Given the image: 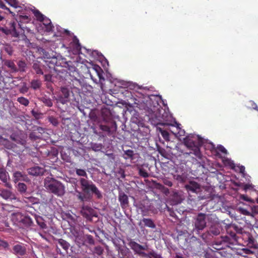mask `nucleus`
I'll return each instance as SVG.
<instances>
[{"label":"nucleus","mask_w":258,"mask_h":258,"mask_svg":"<svg viewBox=\"0 0 258 258\" xmlns=\"http://www.w3.org/2000/svg\"><path fill=\"white\" fill-rule=\"evenodd\" d=\"M35 219L37 223L41 228L46 229L47 228L46 224L45 223L44 220L41 217L35 215Z\"/></svg>","instance_id":"nucleus-32"},{"label":"nucleus","mask_w":258,"mask_h":258,"mask_svg":"<svg viewBox=\"0 0 258 258\" xmlns=\"http://www.w3.org/2000/svg\"><path fill=\"white\" fill-rule=\"evenodd\" d=\"M58 243L65 250H67L70 246V244L67 241L62 239L58 240Z\"/></svg>","instance_id":"nucleus-40"},{"label":"nucleus","mask_w":258,"mask_h":258,"mask_svg":"<svg viewBox=\"0 0 258 258\" xmlns=\"http://www.w3.org/2000/svg\"><path fill=\"white\" fill-rule=\"evenodd\" d=\"M243 236L245 242L246 243V245L248 247L254 249L257 248L254 238L249 232L245 233Z\"/></svg>","instance_id":"nucleus-14"},{"label":"nucleus","mask_w":258,"mask_h":258,"mask_svg":"<svg viewBox=\"0 0 258 258\" xmlns=\"http://www.w3.org/2000/svg\"><path fill=\"white\" fill-rule=\"evenodd\" d=\"M125 154L129 157H132L133 156V151L131 150H128L125 152Z\"/></svg>","instance_id":"nucleus-57"},{"label":"nucleus","mask_w":258,"mask_h":258,"mask_svg":"<svg viewBox=\"0 0 258 258\" xmlns=\"http://www.w3.org/2000/svg\"><path fill=\"white\" fill-rule=\"evenodd\" d=\"M174 258H185L183 256V255L180 253H176Z\"/></svg>","instance_id":"nucleus-64"},{"label":"nucleus","mask_w":258,"mask_h":258,"mask_svg":"<svg viewBox=\"0 0 258 258\" xmlns=\"http://www.w3.org/2000/svg\"><path fill=\"white\" fill-rule=\"evenodd\" d=\"M44 67V65L38 60H35L32 63V68L37 75H43Z\"/></svg>","instance_id":"nucleus-17"},{"label":"nucleus","mask_w":258,"mask_h":258,"mask_svg":"<svg viewBox=\"0 0 258 258\" xmlns=\"http://www.w3.org/2000/svg\"><path fill=\"white\" fill-rule=\"evenodd\" d=\"M91 147L93 151H99L101 150L102 146L100 144L92 143L91 145Z\"/></svg>","instance_id":"nucleus-41"},{"label":"nucleus","mask_w":258,"mask_h":258,"mask_svg":"<svg viewBox=\"0 0 258 258\" xmlns=\"http://www.w3.org/2000/svg\"><path fill=\"white\" fill-rule=\"evenodd\" d=\"M118 200L122 208H124L128 205V199L126 195L124 192H119Z\"/></svg>","instance_id":"nucleus-22"},{"label":"nucleus","mask_w":258,"mask_h":258,"mask_svg":"<svg viewBox=\"0 0 258 258\" xmlns=\"http://www.w3.org/2000/svg\"><path fill=\"white\" fill-rule=\"evenodd\" d=\"M228 166L235 171L241 173L243 177L245 176V167L244 166L236 165L233 161L227 158V166Z\"/></svg>","instance_id":"nucleus-13"},{"label":"nucleus","mask_w":258,"mask_h":258,"mask_svg":"<svg viewBox=\"0 0 258 258\" xmlns=\"http://www.w3.org/2000/svg\"><path fill=\"white\" fill-rule=\"evenodd\" d=\"M39 100L48 107H51L53 105L51 99L46 95L39 98Z\"/></svg>","instance_id":"nucleus-30"},{"label":"nucleus","mask_w":258,"mask_h":258,"mask_svg":"<svg viewBox=\"0 0 258 258\" xmlns=\"http://www.w3.org/2000/svg\"><path fill=\"white\" fill-rule=\"evenodd\" d=\"M10 179L9 174L6 169L4 167H0V179L6 187L11 189L12 188V185L9 182Z\"/></svg>","instance_id":"nucleus-9"},{"label":"nucleus","mask_w":258,"mask_h":258,"mask_svg":"<svg viewBox=\"0 0 258 258\" xmlns=\"http://www.w3.org/2000/svg\"><path fill=\"white\" fill-rule=\"evenodd\" d=\"M93 69L97 73H98V72L99 73L100 72H102L101 68L99 66H95Z\"/></svg>","instance_id":"nucleus-60"},{"label":"nucleus","mask_w":258,"mask_h":258,"mask_svg":"<svg viewBox=\"0 0 258 258\" xmlns=\"http://www.w3.org/2000/svg\"><path fill=\"white\" fill-rule=\"evenodd\" d=\"M64 58H62L61 56L57 55L55 56L53 55L48 60H46L45 61L49 64H52L54 66H60L61 65V61H64Z\"/></svg>","instance_id":"nucleus-18"},{"label":"nucleus","mask_w":258,"mask_h":258,"mask_svg":"<svg viewBox=\"0 0 258 258\" xmlns=\"http://www.w3.org/2000/svg\"><path fill=\"white\" fill-rule=\"evenodd\" d=\"M7 3L9 4L11 6L17 8L18 7V2L16 0H6Z\"/></svg>","instance_id":"nucleus-51"},{"label":"nucleus","mask_w":258,"mask_h":258,"mask_svg":"<svg viewBox=\"0 0 258 258\" xmlns=\"http://www.w3.org/2000/svg\"><path fill=\"white\" fill-rule=\"evenodd\" d=\"M29 20V18L27 16H20V21H27Z\"/></svg>","instance_id":"nucleus-62"},{"label":"nucleus","mask_w":258,"mask_h":258,"mask_svg":"<svg viewBox=\"0 0 258 258\" xmlns=\"http://www.w3.org/2000/svg\"><path fill=\"white\" fill-rule=\"evenodd\" d=\"M10 25L11 26L10 29H8L7 28H2L0 27V32H2L3 33L7 35H11L14 37H18L19 34L16 30V24L15 22H13L11 23Z\"/></svg>","instance_id":"nucleus-12"},{"label":"nucleus","mask_w":258,"mask_h":258,"mask_svg":"<svg viewBox=\"0 0 258 258\" xmlns=\"http://www.w3.org/2000/svg\"><path fill=\"white\" fill-rule=\"evenodd\" d=\"M5 64L11 70V71L12 73H16L19 71V70L15 65L14 62L12 60H6V61L5 62Z\"/></svg>","instance_id":"nucleus-28"},{"label":"nucleus","mask_w":258,"mask_h":258,"mask_svg":"<svg viewBox=\"0 0 258 258\" xmlns=\"http://www.w3.org/2000/svg\"><path fill=\"white\" fill-rule=\"evenodd\" d=\"M210 231L215 235H217L220 233L219 230H213L212 229H210Z\"/></svg>","instance_id":"nucleus-63"},{"label":"nucleus","mask_w":258,"mask_h":258,"mask_svg":"<svg viewBox=\"0 0 258 258\" xmlns=\"http://www.w3.org/2000/svg\"><path fill=\"white\" fill-rule=\"evenodd\" d=\"M1 143L7 149H12L14 151L16 152L17 146L11 143L7 139L2 138L1 141Z\"/></svg>","instance_id":"nucleus-25"},{"label":"nucleus","mask_w":258,"mask_h":258,"mask_svg":"<svg viewBox=\"0 0 258 258\" xmlns=\"http://www.w3.org/2000/svg\"><path fill=\"white\" fill-rule=\"evenodd\" d=\"M39 51L43 55V58L47 59V60H48L53 55L52 52L50 53L42 48L39 49Z\"/></svg>","instance_id":"nucleus-33"},{"label":"nucleus","mask_w":258,"mask_h":258,"mask_svg":"<svg viewBox=\"0 0 258 258\" xmlns=\"http://www.w3.org/2000/svg\"><path fill=\"white\" fill-rule=\"evenodd\" d=\"M83 243H78V245L80 247L82 245H86L87 244H93L94 243V240L92 236L90 235H83Z\"/></svg>","instance_id":"nucleus-26"},{"label":"nucleus","mask_w":258,"mask_h":258,"mask_svg":"<svg viewBox=\"0 0 258 258\" xmlns=\"http://www.w3.org/2000/svg\"><path fill=\"white\" fill-rule=\"evenodd\" d=\"M13 179L15 183H17L19 181H24L26 182L29 181L27 176L20 171L14 172L13 175Z\"/></svg>","instance_id":"nucleus-20"},{"label":"nucleus","mask_w":258,"mask_h":258,"mask_svg":"<svg viewBox=\"0 0 258 258\" xmlns=\"http://www.w3.org/2000/svg\"><path fill=\"white\" fill-rule=\"evenodd\" d=\"M141 223H143L145 226L151 228H155L156 227V225L154 223L153 221L150 218H144L141 222L140 223V225Z\"/></svg>","instance_id":"nucleus-27"},{"label":"nucleus","mask_w":258,"mask_h":258,"mask_svg":"<svg viewBox=\"0 0 258 258\" xmlns=\"http://www.w3.org/2000/svg\"><path fill=\"white\" fill-rule=\"evenodd\" d=\"M163 183L165 185H166L169 187H171L172 186V182L170 180H169L167 179H164L163 180Z\"/></svg>","instance_id":"nucleus-56"},{"label":"nucleus","mask_w":258,"mask_h":258,"mask_svg":"<svg viewBox=\"0 0 258 258\" xmlns=\"http://www.w3.org/2000/svg\"><path fill=\"white\" fill-rule=\"evenodd\" d=\"M52 83V82H46L45 83L46 87H47V88L49 89V90H50L51 91L53 90V87H52V85H51Z\"/></svg>","instance_id":"nucleus-59"},{"label":"nucleus","mask_w":258,"mask_h":258,"mask_svg":"<svg viewBox=\"0 0 258 258\" xmlns=\"http://www.w3.org/2000/svg\"><path fill=\"white\" fill-rule=\"evenodd\" d=\"M176 124L177 130H179V131L178 132V133L177 134H178L179 136H184L185 132L184 130L180 128V127L179 126L180 125V124L179 123H176Z\"/></svg>","instance_id":"nucleus-50"},{"label":"nucleus","mask_w":258,"mask_h":258,"mask_svg":"<svg viewBox=\"0 0 258 258\" xmlns=\"http://www.w3.org/2000/svg\"><path fill=\"white\" fill-rule=\"evenodd\" d=\"M17 101L22 105L25 106H28L29 104V101L28 99L24 97H20L17 98Z\"/></svg>","instance_id":"nucleus-39"},{"label":"nucleus","mask_w":258,"mask_h":258,"mask_svg":"<svg viewBox=\"0 0 258 258\" xmlns=\"http://www.w3.org/2000/svg\"><path fill=\"white\" fill-rule=\"evenodd\" d=\"M76 174L81 177L79 180L82 191L75 190V195L82 202H90L92 199L94 194L98 199H102L103 196L101 192L91 180L87 179L88 175L85 170L81 168H75Z\"/></svg>","instance_id":"nucleus-1"},{"label":"nucleus","mask_w":258,"mask_h":258,"mask_svg":"<svg viewBox=\"0 0 258 258\" xmlns=\"http://www.w3.org/2000/svg\"><path fill=\"white\" fill-rule=\"evenodd\" d=\"M32 220L28 216H24L22 224L26 226H31L32 224Z\"/></svg>","instance_id":"nucleus-36"},{"label":"nucleus","mask_w":258,"mask_h":258,"mask_svg":"<svg viewBox=\"0 0 258 258\" xmlns=\"http://www.w3.org/2000/svg\"><path fill=\"white\" fill-rule=\"evenodd\" d=\"M234 184L236 187H241L243 188V189L245 191H246L247 189H250L252 187V185L250 184H243V183L240 182H233Z\"/></svg>","instance_id":"nucleus-34"},{"label":"nucleus","mask_w":258,"mask_h":258,"mask_svg":"<svg viewBox=\"0 0 258 258\" xmlns=\"http://www.w3.org/2000/svg\"><path fill=\"white\" fill-rule=\"evenodd\" d=\"M243 250L246 254H253V252L249 249L244 248Z\"/></svg>","instance_id":"nucleus-61"},{"label":"nucleus","mask_w":258,"mask_h":258,"mask_svg":"<svg viewBox=\"0 0 258 258\" xmlns=\"http://www.w3.org/2000/svg\"><path fill=\"white\" fill-rule=\"evenodd\" d=\"M102 117L105 122L108 121L111 119V113L109 110L107 109H102L101 111Z\"/></svg>","instance_id":"nucleus-31"},{"label":"nucleus","mask_w":258,"mask_h":258,"mask_svg":"<svg viewBox=\"0 0 258 258\" xmlns=\"http://www.w3.org/2000/svg\"><path fill=\"white\" fill-rule=\"evenodd\" d=\"M24 216L20 213H13L12 215L11 220L16 225L22 223Z\"/></svg>","instance_id":"nucleus-23"},{"label":"nucleus","mask_w":258,"mask_h":258,"mask_svg":"<svg viewBox=\"0 0 258 258\" xmlns=\"http://www.w3.org/2000/svg\"><path fill=\"white\" fill-rule=\"evenodd\" d=\"M128 246L134 251L135 254L144 258H162V256L157 254L154 250L149 249L148 245L145 243L141 245L135 242L134 240H128Z\"/></svg>","instance_id":"nucleus-2"},{"label":"nucleus","mask_w":258,"mask_h":258,"mask_svg":"<svg viewBox=\"0 0 258 258\" xmlns=\"http://www.w3.org/2000/svg\"><path fill=\"white\" fill-rule=\"evenodd\" d=\"M34 14L37 20L43 22L46 31L48 32L53 31V26L51 25V22L49 19L45 17L39 11H35Z\"/></svg>","instance_id":"nucleus-7"},{"label":"nucleus","mask_w":258,"mask_h":258,"mask_svg":"<svg viewBox=\"0 0 258 258\" xmlns=\"http://www.w3.org/2000/svg\"><path fill=\"white\" fill-rule=\"evenodd\" d=\"M217 150L219 151H221V152H223V153H226V149H225V148L221 146V145H219L217 147Z\"/></svg>","instance_id":"nucleus-58"},{"label":"nucleus","mask_w":258,"mask_h":258,"mask_svg":"<svg viewBox=\"0 0 258 258\" xmlns=\"http://www.w3.org/2000/svg\"><path fill=\"white\" fill-rule=\"evenodd\" d=\"M99 128L101 130L107 133L108 135H111L109 126L106 125L100 124Z\"/></svg>","instance_id":"nucleus-43"},{"label":"nucleus","mask_w":258,"mask_h":258,"mask_svg":"<svg viewBox=\"0 0 258 258\" xmlns=\"http://www.w3.org/2000/svg\"><path fill=\"white\" fill-rule=\"evenodd\" d=\"M103 251V249L100 246H97L95 247L94 252L98 255H101Z\"/></svg>","instance_id":"nucleus-47"},{"label":"nucleus","mask_w":258,"mask_h":258,"mask_svg":"<svg viewBox=\"0 0 258 258\" xmlns=\"http://www.w3.org/2000/svg\"><path fill=\"white\" fill-rule=\"evenodd\" d=\"M173 178L174 179L177 180L178 181L182 182L185 180L186 176L184 174H175L173 175Z\"/></svg>","instance_id":"nucleus-38"},{"label":"nucleus","mask_w":258,"mask_h":258,"mask_svg":"<svg viewBox=\"0 0 258 258\" xmlns=\"http://www.w3.org/2000/svg\"><path fill=\"white\" fill-rule=\"evenodd\" d=\"M160 132H161L162 137L165 140H168L169 134L167 131L162 130V129L160 128Z\"/></svg>","instance_id":"nucleus-49"},{"label":"nucleus","mask_w":258,"mask_h":258,"mask_svg":"<svg viewBox=\"0 0 258 258\" xmlns=\"http://www.w3.org/2000/svg\"><path fill=\"white\" fill-rule=\"evenodd\" d=\"M241 229L235 225L227 224V243L230 242L229 240L237 241L236 233L240 232Z\"/></svg>","instance_id":"nucleus-5"},{"label":"nucleus","mask_w":258,"mask_h":258,"mask_svg":"<svg viewBox=\"0 0 258 258\" xmlns=\"http://www.w3.org/2000/svg\"><path fill=\"white\" fill-rule=\"evenodd\" d=\"M0 196L5 200H8L9 199H14L15 196L10 190L2 189L0 190Z\"/></svg>","instance_id":"nucleus-24"},{"label":"nucleus","mask_w":258,"mask_h":258,"mask_svg":"<svg viewBox=\"0 0 258 258\" xmlns=\"http://www.w3.org/2000/svg\"><path fill=\"white\" fill-rule=\"evenodd\" d=\"M44 186L50 192L57 197H61L65 194V186L59 181L54 178H49L44 181Z\"/></svg>","instance_id":"nucleus-4"},{"label":"nucleus","mask_w":258,"mask_h":258,"mask_svg":"<svg viewBox=\"0 0 258 258\" xmlns=\"http://www.w3.org/2000/svg\"><path fill=\"white\" fill-rule=\"evenodd\" d=\"M26 200L25 201L27 203H31L32 204L37 203L38 199L33 197H25Z\"/></svg>","instance_id":"nucleus-44"},{"label":"nucleus","mask_w":258,"mask_h":258,"mask_svg":"<svg viewBox=\"0 0 258 258\" xmlns=\"http://www.w3.org/2000/svg\"><path fill=\"white\" fill-rule=\"evenodd\" d=\"M185 188L188 192L198 193L201 190V185L195 181H190L185 185Z\"/></svg>","instance_id":"nucleus-11"},{"label":"nucleus","mask_w":258,"mask_h":258,"mask_svg":"<svg viewBox=\"0 0 258 258\" xmlns=\"http://www.w3.org/2000/svg\"><path fill=\"white\" fill-rule=\"evenodd\" d=\"M111 135L114 134L117 130V124L114 121L111 122V125L109 126Z\"/></svg>","instance_id":"nucleus-42"},{"label":"nucleus","mask_w":258,"mask_h":258,"mask_svg":"<svg viewBox=\"0 0 258 258\" xmlns=\"http://www.w3.org/2000/svg\"><path fill=\"white\" fill-rule=\"evenodd\" d=\"M10 138L13 141L16 142L17 143L22 146V147L20 149L16 151L17 154H19L20 153L23 152L24 149L25 148V145L26 143V141L20 139L19 136L15 134H13L12 135H11Z\"/></svg>","instance_id":"nucleus-15"},{"label":"nucleus","mask_w":258,"mask_h":258,"mask_svg":"<svg viewBox=\"0 0 258 258\" xmlns=\"http://www.w3.org/2000/svg\"><path fill=\"white\" fill-rule=\"evenodd\" d=\"M31 113L32 115L36 119L39 118L40 117L41 115H42L41 113L35 111L34 110H32L31 111Z\"/></svg>","instance_id":"nucleus-52"},{"label":"nucleus","mask_w":258,"mask_h":258,"mask_svg":"<svg viewBox=\"0 0 258 258\" xmlns=\"http://www.w3.org/2000/svg\"><path fill=\"white\" fill-rule=\"evenodd\" d=\"M94 210L88 206L83 205L81 210L83 216L87 219H90L93 214Z\"/></svg>","instance_id":"nucleus-21"},{"label":"nucleus","mask_w":258,"mask_h":258,"mask_svg":"<svg viewBox=\"0 0 258 258\" xmlns=\"http://www.w3.org/2000/svg\"><path fill=\"white\" fill-rule=\"evenodd\" d=\"M42 86V82L38 79H33L30 82V87L34 90L39 89Z\"/></svg>","instance_id":"nucleus-29"},{"label":"nucleus","mask_w":258,"mask_h":258,"mask_svg":"<svg viewBox=\"0 0 258 258\" xmlns=\"http://www.w3.org/2000/svg\"><path fill=\"white\" fill-rule=\"evenodd\" d=\"M17 65L19 67L18 69L19 70V71L24 72L26 71V63L23 60H19L18 63Z\"/></svg>","instance_id":"nucleus-37"},{"label":"nucleus","mask_w":258,"mask_h":258,"mask_svg":"<svg viewBox=\"0 0 258 258\" xmlns=\"http://www.w3.org/2000/svg\"><path fill=\"white\" fill-rule=\"evenodd\" d=\"M249 104L251 106V107L252 109L256 110L258 111V107L256 103L253 101H249L248 102Z\"/></svg>","instance_id":"nucleus-55"},{"label":"nucleus","mask_w":258,"mask_h":258,"mask_svg":"<svg viewBox=\"0 0 258 258\" xmlns=\"http://www.w3.org/2000/svg\"><path fill=\"white\" fill-rule=\"evenodd\" d=\"M8 246H9V244L7 241L3 240L0 239V247H2L5 248H7L8 247Z\"/></svg>","instance_id":"nucleus-53"},{"label":"nucleus","mask_w":258,"mask_h":258,"mask_svg":"<svg viewBox=\"0 0 258 258\" xmlns=\"http://www.w3.org/2000/svg\"><path fill=\"white\" fill-rule=\"evenodd\" d=\"M28 173L32 176H39L42 175L44 172L43 168L38 166H34L27 169Z\"/></svg>","instance_id":"nucleus-19"},{"label":"nucleus","mask_w":258,"mask_h":258,"mask_svg":"<svg viewBox=\"0 0 258 258\" xmlns=\"http://www.w3.org/2000/svg\"><path fill=\"white\" fill-rule=\"evenodd\" d=\"M28 91V88L26 86V85H23L20 89V92L21 93L25 94L27 93Z\"/></svg>","instance_id":"nucleus-54"},{"label":"nucleus","mask_w":258,"mask_h":258,"mask_svg":"<svg viewBox=\"0 0 258 258\" xmlns=\"http://www.w3.org/2000/svg\"><path fill=\"white\" fill-rule=\"evenodd\" d=\"M44 81L46 82H52V75L48 74L44 75Z\"/></svg>","instance_id":"nucleus-48"},{"label":"nucleus","mask_w":258,"mask_h":258,"mask_svg":"<svg viewBox=\"0 0 258 258\" xmlns=\"http://www.w3.org/2000/svg\"><path fill=\"white\" fill-rule=\"evenodd\" d=\"M183 142L184 145L191 150L189 154H193L197 157L201 158L202 154L199 146L202 144V141L199 136L189 135L184 138Z\"/></svg>","instance_id":"nucleus-3"},{"label":"nucleus","mask_w":258,"mask_h":258,"mask_svg":"<svg viewBox=\"0 0 258 258\" xmlns=\"http://www.w3.org/2000/svg\"><path fill=\"white\" fill-rule=\"evenodd\" d=\"M48 120L54 126H57L58 124L57 119L52 116H49Z\"/></svg>","instance_id":"nucleus-45"},{"label":"nucleus","mask_w":258,"mask_h":258,"mask_svg":"<svg viewBox=\"0 0 258 258\" xmlns=\"http://www.w3.org/2000/svg\"><path fill=\"white\" fill-rule=\"evenodd\" d=\"M71 233L74 236L76 243L78 244V243H83V233L82 231H80L78 227H73L71 228Z\"/></svg>","instance_id":"nucleus-10"},{"label":"nucleus","mask_w":258,"mask_h":258,"mask_svg":"<svg viewBox=\"0 0 258 258\" xmlns=\"http://www.w3.org/2000/svg\"><path fill=\"white\" fill-rule=\"evenodd\" d=\"M195 228L193 230L199 231L204 229L206 225V215L204 214H199L195 220Z\"/></svg>","instance_id":"nucleus-8"},{"label":"nucleus","mask_w":258,"mask_h":258,"mask_svg":"<svg viewBox=\"0 0 258 258\" xmlns=\"http://www.w3.org/2000/svg\"><path fill=\"white\" fill-rule=\"evenodd\" d=\"M139 174L143 177L146 178L149 176V174L148 173L147 171L143 168H140L139 169Z\"/></svg>","instance_id":"nucleus-46"},{"label":"nucleus","mask_w":258,"mask_h":258,"mask_svg":"<svg viewBox=\"0 0 258 258\" xmlns=\"http://www.w3.org/2000/svg\"><path fill=\"white\" fill-rule=\"evenodd\" d=\"M70 90L66 87H61L60 94L55 99L57 102L65 104L70 101Z\"/></svg>","instance_id":"nucleus-6"},{"label":"nucleus","mask_w":258,"mask_h":258,"mask_svg":"<svg viewBox=\"0 0 258 258\" xmlns=\"http://www.w3.org/2000/svg\"><path fill=\"white\" fill-rule=\"evenodd\" d=\"M12 252L16 255L23 256L26 253V248L24 244H17L13 246Z\"/></svg>","instance_id":"nucleus-16"},{"label":"nucleus","mask_w":258,"mask_h":258,"mask_svg":"<svg viewBox=\"0 0 258 258\" xmlns=\"http://www.w3.org/2000/svg\"><path fill=\"white\" fill-rule=\"evenodd\" d=\"M17 187L18 191L21 194L25 193L27 188L26 185L25 183L21 182L18 184Z\"/></svg>","instance_id":"nucleus-35"}]
</instances>
